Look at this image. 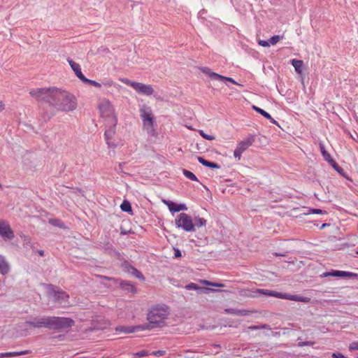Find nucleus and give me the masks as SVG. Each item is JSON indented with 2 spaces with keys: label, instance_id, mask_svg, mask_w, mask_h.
Instances as JSON below:
<instances>
[{
  "label": "nucleus",
  "instance_id": "obj_14",
  "mask_svg": "<svg viewBox=\"0 0 358 358\" xmlns=\"http://www.w3.org/2000/svg\"><path fill=\"white\" fill-rule=\"evenodd\" d=\"M201 71L203 73L208 75L212 79L219 80H227V81H229L235 85H238V83L233 78H229V77H225V76L220 75L217 73L213 72L208 67L202 68Z\"/></svg>",
  "mask_w": 358,
  "mask_h": 358
},
{
  "label": "nucleus",
  "instance_id": "obj_34",
  "mask_svg": "<svg viewBox=\"0 0 358 358\" xmlns=\"http://www.w3.org/2000/svg\"><path fill=\"white\" fill-rule=\"evenodd\" d=\"M329 164L333 166V168H334L336 171H338V173H341L343 171V169L341 167H340V166H338V164H337V163H336L334 159H332V160L329 161Z\"/></svg>",
  "mask_w": 358,
  "mask_h": 358
},
{
  "label": "nucleus",
  "instance_id": "obj_42",
  "mask_svg": "<svg viewBox=\"0 0 358 358\" xmlns=\"http://www.w3.org/2000/svg\"><path fill=\"white\" fill-rule=\"evenodd\" d=\"M314 344V342H310V341H306V342H299L298 343V345L299 347H303V346H312Z\"/></svg>",
  "mask_w": 358,
  "mask_h": 358
},
{
  "label": "nucleus",
  "instance_id": "obj_25",
  "mask_svg": "<svg viewBox=\"0 0 358 358\" xmlns=\"http://www.w3.org/2000/svg\"><path fill=\"white\" fill-rule=\"evenodd\" d=\"M292 64L294 66L295 71L298 73H301L302 72V66H303V61L298 59H292Z\"/></svg>",
  "mask_w": 358,
  "mask_h": 358
},
{
  "label": "nucleus",
  "instance_id": "obj_9",
  "mask_svg": "<svg viewBox=\"0 0 358 358\" xmlns=\"http://www.w3.org/2000/svg\"><path fill=\"white\" fill-rule=\"evenodd\" d=\"M117 122V117H113L110 122H106V129L104 133V137L106 141V143L110 148H115L116 146L114 143H110V140L113 137L115 133Z\"/></svg>",
  "mask_w": 358,
  "mask_h": 358
},
{
  "label": "nucleus",
  "instance_id": "obj_11",
  "mask_svg": "<svg viewBox=\"0 0 358 358\" xmlns=\"http://www.w3.org/2000/svg\"><path fill=\"white\" fill-rule=\"evenodd\" d=\"M337 277V278H355L358 276V274L343 271L332 270L331 271L323 273L321 275L322 278L325 277Z\"/></svg>",
  "mask_w": 358,
  "mask_h": 358
},
{
  "label": "nucleus",
  "instance_id": "obj_46",
  "mask_svg": "<svg viewBox=\"0 0 358 358\" xmlns=\"http://www.w3.org/2000/svg\"><path fill=\"white\" fill-rule=\"evenodd\" d=\"M177 209H178V212H179L180 210H186L187 209V208L185 203H180V204H178Z\"/></svg>",
  "mask_w": 358,
  "mask_h": 358
},
{
  "label": "nucleus",
  "instance_id": "obj_39",
  "mask_svg": "<svg viewBox=\"0 0 358 358\" xmlns=\"http://www.w3.org/2000/svg\"><path fill=\"white\" fill-rule=\"evenodd\" d=\"M49 223L53 226L62 227V225L61 224V222L57 219H50L49 220Z\"/></svg>",
  "mask_w": 358,
  "mask_h": 358
},
{
  "label": "nucleus",
  "instance_id": "obj_36",
  "mask_svg": "<svg viewBox=\"0 0 358 358\" xmlns=\"http://www.w3.org/2000/svg\"><path fill=\"white\" fill-rule=\"evenodd\" d=\"M108 249H109V253L114 257H117V258H120V253L117 251L115 248L112 247V245H109L108 247Z\"/></svg>",
  "mask_w": 358,
  "mask_h": 358
},
{
  "label": "nucleus",
  "instance_id": "obj_33",
  "mask_svg": "<svg viewBox=\"0 0 358 358\" xmlns=\"http://www.w3.org/2000/svg\"><path fill=\"white\" fill-rule=\"evenodd\" d=\"M248 329H250L251 330H258V329H271L270 326L268 324L250 326L248 327Z\"/></svg>",
  "mask_w": 358,
  "mask_h": 358
},
{
  "label": "nucleus",
  "instance_id": "obj_43",
  "mask_svg": "<svg viewBox=\"0 0 358 358\" xmlns=\"http://www.w3.org/2000/svg\"><path fill=\"white\" fill-rule=\"evenodd\" d=\"M55 115V113H51L50 114L45 113L43 115V117L44 119V121H48L50 120L53 115Z\"/></svg>",
  "mask_w": 358,
  "mask_h": 358
},
{
  "label": "nucleus",
  "instance_id": "obj_49",
  "mask_svg": "<svg viewBox=\"0 0 358 358\" xmlns=\"http://www.w3.org/2000/svg\"><path fill=\"white\" fill-rule=\"evenodd\" d=\"M174 255L176 257H180L182 256L180 250L179 249H175Z\"/></svg>",
  "mask_w": 358,
  "mask_h": 358
},
{
  "label": "nucleus",
  "instance_id": "obj_54",
  "mask_svg": "<svg viewBox=\"0 0 358 358\" xmlns=\"http://www.w3.org/2000/svg\"><path fill=\"white\" fill-rule=\"evenodd\" d=\"M6 357V352L0 353V358Z\"/></svg>",
  "mask_w": 358,
  "mask_h": 358
},
{
  "label": "nucleus",
  "instance_id": "obj_12",
  "mask_svg": "<svg viewBox=\"0 0 358 358\" xmlns=\"http://www.w3.org/2000/svg\"><path fill=\"white\" fill-rule=\"evenodd\" d=\"M0 236L4 239H13L14 233L9 224L5 220H0Z\"/></svg>",
  "mask_w": 358,
  "mask_h": 358
},
{
  "label": "nucleus",
  "instance_id": "obj_15",
  "mask_svg": "<svg viewBox=\"0 0 358 358\" xmlns=\"http://www.w3.org/2000/svg\"><path fill=\"white\" fill-rule=\"evenodd\" d=\"M148 327V325H143V324L136 326H120L116 328V331L124 334H131L138 331L147 330Z\"/></svg>",
  "mask_w": 358,
  "mask_h": 358
},
{
  "label": "nucleus",
  "instance_id": "obj_26",
  "mask_svg": "<svg viewBox=\"0 0 358 358\" xmlns=\"http://www.w3.org/2000/svg\"><path fill=\"white\" fill-rule=\"evenodd\" d=\"M320 149L322 153V157H324V160L329 162V161L332 160L331 155L329 153L325 150L324 145L323 143H320Z\"/></svg>",
  "mask_w": 358,
  "mask_h": 358
},
{
  "label": "nucleus",
  "instance_id": "obj_16",
  "mask_svg": "<svg viewBox=\"0 0 358 358\" xmlns=\"http://www.w3.org/2000/svg\"><path fill=\"white\" fill-rule=\"evenodd\" d=\"M143 126L146 129L148 133L151 135L155 134V129H154V123H155V118L152 116L148 119H144V121H143Z\"/></svg>",
  "mask_w": 358,
  "mask_h": 358
},
{
  "label": "nucleus",
  "instance_id": "obj_7",
  "mask_svg": "<svg viewBox=\"0 0 358 358\" xmlns=\"http://www.w3.org/2000/svg\"><path fill=\"white\" fill-rule=\"evenodd\" d=\"M176 226L186 231H194V225L190 216L185 213H180L175 220Z\"/></svg>",
  "mask_w": 358,
  "mask_h": 358
},
{
  "label": "nucleus",
  "instance_id": "obj_59",
  "mask_svg": "<svg viewBox=\"0 0 358 358\" xmlns=\"http://www.w3.org/2000/svg\"><path fill=\"white\" fill-rule=\"evenodd\" d=\"M0 188H1V189L2 188V185H1V183H0Z\"/></svg>",
  "mask_w": 358,
  "mask_h": 358
},
{
  "label": "nucleus",
  "instance_id": "obj_32",
  "mask_svg": "<svg viewBox=\"0 0 358 358\" xmlns=\"http://www.w3.org/2000/svg\"><path fill=\"white\" fill-rule=\"evenodd\" d=\"M82 81L86 84H90V85L95 86L96 87H101V84L100 83H98L95 80H90L85 77L82 80Z\"/></svg>",
  "mask_w": 358,
  "mask_h": 358
},
{
  "label": "nucleus",
  "instance_id": "obj_23",
  "mask_svg": "<svg viewBox=\"0 0 358 358\" xmlns=\"http://www.w3.org/2000/svg\"><path fill=\"white\" fill-rule=\"evenodd\" d=\"M198 161L200 164H201L202 165H203L206 167H209V168H212V169H220V166L219 164H217V163L207 161L201 157H198Z\"/></svg>",
  "mask_w": 358,
  "mask_h": 358
},
{
  "label": "nucleus",
  "instance_id": "obj_2",
  "mask_svg": "<svg viewBox=\"0 0 358 358\" xmlns=\"http://www.w3.org/2000/svg\"><path fill=\"white\" fill-rule=\"evenodd\" d=\"M25 325L36 329H48L50 330L61 331L71 329L75 324V321L66 317L41 316L35 317L24 322Z\"/></svg>",
  "mask_w": 358,
  "mask_h": 358
},
{
  "label": "nucleus",
  "instance_id": "obj_51",
  "mask_svg": "<svg viewBox=\"0 0 358 358\" xmlns=\"http://www.w3.org/2000/svg\"><path fill=\"white\" fill-rule=\"evenodd\" d=\"M4 109V104L2 101H0V112Z\"/></svg>",
  "mask_w": 358,
  "mask_h": 358
},
{
  "label": "nucleus",
  "instance_id": "obj_21",
  "mask_svg": "<svg viewBox=\"0 0 358 358\" xmlns=\"http://www.w3.org/2000/svg\"><path fill=\"white\" fill-rule=\"evenodd\" d=\"M141 113V117L142 119V121H144V119H148L152 116V110L150 107H148L146 106H143L140 109Z\"/></svg>",
  "mask_w": 358,
  "mask_h": 358
},
{
  "label": "nucleus",
  "instance_id": "obj_60",
  "mask_svg": "<svg viewBox=\"0 0 358 358\" xmlns=\"http://www.w3.org/2000/svg\"><path fill=\"white\" fill-rule=\"evenodd\" d=\"M356 253L358 255V250L356 252Z\"/></svg>",
  "mask_w": 358,
  "mask_h": 358
},
{
  "label": "nucleus",
  "instance_id": "obj_6",
  "mask_svg": "<svg viewBox=\"0 0 358 358\" xmlns=\"http://www.w3.org/2000/svg\"><path fill=\"white\" fill-rule=\"evenodd\" d=\"M121 81L123 83L131 86L139 94L150 96L154 92V90L150 85H145L141 83L131 81L127 78L122 79Z\"/></svg>",
  "mask_w": 358,
  "mask_h": 358
},
{
  "label": "nucleus",
  "instance_id": "obj_28",
  "mask_svg": "<svg viewBox=\"0 0 358 358\" xmlns=\"http://www.w3.org/2000/svg\"><path fill=\"white\" fill-rule=\"evenodd\" d=\"M120 208L123 212L129 213L132 210L131 203L127 200L123 201L120 205Z\"/></svg>",
  "mask_w": 358,
  "mask_h": 358
},
{
  "label": "nucleus",
  "instance_id": "obj_29",
  "mask_svg": "<svg viewBox=\"0 0 358 358\" xmlns=\"http://www.w3.org/2000/svg\"><path fill=\"white\" fill-rule=\"evenodd\" d=\"M182 173L186 178H187L188 179H189L191 180H193V181L199 180L198 178H196V176L192 172H191L188 170L183 169Z\"/></svg>",
  "mask_w": 358,
  "mask_h": 358
},
{
  "label": "nucleus",
  "instance_id": "obj_41",
  "mask_svg": "<svg viewBox=\"0 0 358 358\" xmlns=\"http://www.w3.org/2000/svg\"><path fill=\"white\" fill-rule=\"evenodd\" d=\"M203 283L206 284V285H213V286H215V287H222L224 285L222 284H220V283H213V282H210L208 280H203Z\"/></svg>",
  "mask_w": 358,
  "mask_h": 358
},
{
  "label": "nucleus",
  "instance_id": "obj_1",
  "mask_svg": "<svg viewBox=\"0 0 358 358\" xmlns=\"http://www.w3.org/2000/svg\"><path fill=\"white\" fill-rule=\"evenodd\" d=\"M29 94L36 101L48 104L57 112L73 111L78 106L75 95L56 87L32 89Z\"/></svg>",
  "mask_w": 358,
  "mask_h": 358
},
{
  "label": "nucleus",
  "instance_id": "obj_50",
  "mask_svg": "<svg viewBox=\"0 0 358 358\" xmlns=\"http://www.w3.org/2000/svg\"><path fill=\"white\" fill-rule=\"evenodd\" d=\"M163 354H164L163 351H157V352H153V355H155V356L162 355Z\"/></svg>",
  "mask_w": 358,
  "mask_h": 358
},
{
  "label": "nucleus",
  "instance_id": "obj_57",
  "mask_svg": "<svg viewBox=\"0 0 358 358\" xmlns=\"http://www.w3.org/2000/svg\"><path fill=\"white\" fill-rule=\"evenodd\" d=\"M325 226H326V224H323L322 226V228L325 227Z\"/></svg>",
  "mask_w": 358,
  "mask_h": 358
},
{
  "label": "nucleus",
  "instance_id": "obj_19",
  "mask_svg": "<svg viewBox=\"0 0 358 358\" xmlns=\"http://www.w3.org/2000/svg\"><path fill=\"white\" fill-rule=\"evenodd\" d=\"M10 271V267L8 262L6 261L5 257L0 255V273L6 275Z\"/></svg>",
  "mask_w": 358,
  "mask_h": 358
},
{
  "label": "nucleus",
  "instance_id": "obj_27",
  "mask_svg": "<svg viewBox=\"0 0 358 358\" xmlns=\"http://www.w3.org/2000/svg\"><path fill=\"white\" fill-rule=\"evenodd\" d=\"M30 352H31L30 350H24V351H20V352H6V357H12L27 355Z\"/></svg>",
  "mask_w": 358,
  "mask_h": 358
},
{
  "label": "nucleus",
  "instance_id": "obj_35",
  "mask_svg": "<svg viewBox=\"0 0 358 358\" xmlns=\"http://www.w3.org/2000/svg\"><path fill=\"white\" fill-rule=\"evenodd\" d=\"M282 38V36H280L279 35L273 36L269 39V43L272 45H275Z\"/></svg>",
  "mask_w": 358,
  "mask_h": 358
},
{
  "label": "nucleus",
  "instance_id": "obj_55",
  "mask_svg": "<svg viewBox=\"0 0 358 358\" xmlns=\"http://www.w3.org/2000/svg\"><path fill=\"white\" fill-rule=\"evenodd\" d=\"M271 122L273 123V124H275L276 123V121L271 117V119H268Z\"/></svg>",
  "mask_w": 358,
  "mask_h": 358
},
{
  "label": "nucleus",
  "instance_id": "obj_17",
  "mask_svg": "<svg viewBox=\"0 0 358 358\" xmlns=\"http://www.w3.org/2000/svg\"><path fill=\"white\" fill-rule=\"evenodd\" d=\"M68 62H69V63L72 70L74 71L75 74L76 75V76L80 80H82L85 78V76L83 74V73L81 71V69H80V64H78V63L75 62L72 59H69Z\"/></svg>",
  "mask_w": 358,
  "mask_h": 358
},
{
  "label": "nucleus",
  "instance_id": "obj_44",
  "mask_svg": "<svg viewBox=\"0 0 358 358\" xmlns=\"http://www.w3.org/2000/svg\"><path fill=\"white\" fill-rule=\"evenodd\" d=\"M349 348L351 350H358V342H352L350 343Z\"/></svg>",
  "mask_w": 358,
  "mask_h": 358
},
{
  "label": "nucleus",
  "instance_id": "obj_31",
  "mask_svg": "<svg viewBox=\"0 0 358 358\" xmlns=\"http://www.w3.org/2000/svg\"><path fill=\"white\" fill-rule=\"evenodd\" d=\"M193 224L194 225V227L205 226L206 224V220L201 217H195L194 222H193Z\"/></svg>",
  "mask_w": 358,
  "mask_h": 358
},
{
  "label": "nucleus",
  "instance_id": "obj_20",
  "mask_svg": "<svg viewBox=\"0 0 358 358\" xmlns=\"http://www.w3.org/2000/svg\"><path fill=\"white\" fill-rule=\"evenodd\" d=\"M185 288L188 290H197V291H199V293H205V294L208 293V290H209L208 288L201 287L197 284L194 283V282H190V283L187 284L185 286Z\"/></svg>",
  "mask_w": 358,
  "mask_h": 358
},
{
  "label": "nucleus",
  "instance_id": "obj_61",
  "mask_svg": "<svg viewBox=\"0 0 358 358\" xmlns=\"http://www.w3.org/2000/svg\"><path fill=\"white\" fill-rule=\"evenodd\" d=\"M357 358H358V357H357Z\"/></svg>",
  "mask_w": 358,
  "mask_h": 358
},
{
  "label": "nucleus",
  "instance_id": "obj_3",
  "mask_svg": "<svg viewBox=\"0 0 358 358\" xmlns=\"http://www.w3.org/2000/svg\"><path fill=\"white\" fill-rule=\"evenodd\" d=\"M169 315V307L165 305H158L152 307L150 310L147 316V320L149 321L148 323L143 324V325H148L149 327L147 330L159 327L164 324L165 320Z\"/></svg>",
  "mask_w": 358,
  "mask_h": 358
},
{
  "label": "nucleus",
  "instance_id": "obj_37",
  "mask_svg": "<svg viewBox=\"0 0 358 358\" xmlns=\"http://www.w3.org/2000/svg\"><path fill=\"white\" fill-rule=\"evenodd\" d=\"M101 86H104V87H111L113 85L114 83L113 81L111 80V79H106L104 80H103L101 83Z\"/></svg>",
  "mask_w": 358,
  "mask_h": 358
},
{
  "label": "nucleus",
  "instance_id": "obj_53",
  "mask_svg": "<svg viewBox=\"0 0 358 358\" xmlns=\"http://www.w3.org/2000/svg\"><path fill=\"white\" fill-rule=\"evenodd\" d=\"M38 253L41 257L44 256V251L43 250H40L38 251Z\"/></svg>",
  "mask_w": 358,
  "mask_h": 358
},
{
  "label": "nucleus",
  "instance_id": "obj_58",
  "mask_svg": "<svg viewBox=\"0 0 358 358\" xmlns=\"http://www.w3.org/2000/svg\"><path fill=\"white\" fill-rule=\"evenodd\" d=\"M122 164H120L119 167H122Z\"/></svg>",
  "mask_w": 358,
  "mask_h": 358
},
{
  "label": "nucleus",
  "instance_id": "obj_10",
  "mask_svg": "<svg viewBox=\"0 0 358 358\" xmlns=\"http://www.w3.org/2000/svg\"><path fill=\"white\" fill-rule=\"evenodd\" d=\"M99 108L101 115L106 117V122H110L113 117H116L114 115L113 106L108 100H105L101 103L99 106Z\"/></svg>",
  "mask_w": 358,
  "mask_h": 358
},
{
  "label": "nucleus",
  "instance_id": "obj_5",
  "mask_svg": "<svg viewBox=\"0 0 358 358\" xmlns=\"http://www.w3.org/2000/svg\"><path fill=\"white\" fill-rule=\"evenodd\" d=\"M257 292L268 296H274L278 299H287L290 301L309 303L310 299L307 296L300 295H292L286 293L278 292L274 290H269L265 289H257Z\"/></svg>",
  "mask_w": 358,
  "mask_h": 358
},
{
  "label": "nucleus",
  "instance_id": "obj_45",
  "mask_svg": "<svg viewBox=\"0 0 358 358\" xmlns=\"http://www.w3.org/2000/svg\"><path fill=\"white\" fill-rule=\"evenodd\" d=\"M259 45L263 46V47H268L270 45V43H269V40L268 41H263V40H260L259 42H258Z\"/></svg>",
  "mask_w": 358,
  "mask_h": 358
},
{
  "label": "nucleus",
  "instance_id": "obj_18",
  "mask_svg": "<svg viewBox=\"0 0 358 358\" xmlns=\"http://www.w3.org/2000/svg\"><path fill=\"white\" fill-rule=\"evenodd\" d=\"M120 287L127 292L135 294L136 289L134 285L129 281H122L120 284Z\"/></svg>",
  "mask_w": 358,
  "mask_h": 358
},
{
  "label": "nucleus",
  "instance_id": "obj_30",
  "mask_svg": "<svg viewBox=\"0 0 358 358\" xmlns=\"http://www.w3.org/2000/svg\"><path fill=\"white\" fill-rule=\"evenodd\" d=\"M252 108L258 112L259 113H260L262 115H263L264 117H266V119H271V116L269 113H268L266 111L264 110L263 109L257 107V106H252Z\"/></svg>",
  "mask_w": 358,
  "mask_h": 358
},
{
  "label": "nucleus",
  "instance_id": "obj_47",
  "mask_svg": "<svg viewBox=\"0 0 358 358\" xmlns=\"http://www.w3.org/2000/svg\"><path fill=\"white\" fill-rule=\"evenodd\" d=\"M332 357H334V358H348L340 352H334L332 354Z\"/></svg>",
  "mask_w": 358,
  "mask_h": 358
},
{
  "label": "nucleus",
  "instance_id": "obj_8",
  "mask_svg": "<svg viewBox=\"0 0 358 358\" xmlns=\"http://www.w3.org/2000/svg\"><path fill=\"white\" fill-rule=\"evenodd\" d=\"M255 140V136L250 135L245 139L241 141L234 152V157L239 161L241 158L242 153L252 145Z\"/></svg>",
  "mask_w": 358,
  "mask_h": 358
},
{
  "label": "nucleus",
  "instance_id": "obj_4",
  "mask_svg": "<svg viewBox=\"0 0 358 358\" xmlns=\"http://www.w3.org/2000/svg\"><path fill=\"white\" fill-rule=\"evenodd\" d=\"M47 287L48 296L55 303L62 308L69 306V295L67 293L51 284L48 285Z\"/></svg>",
  "mask_w": 358,
  "mask_h": 358
},
{
  "label": "nucleus",
  "instance_id": "obj_52",
  "mask_svg": "<svg viewBox=\"0 0 358 358\" xmlns=\"http://www.w3.org/2000/svg\"><path fill=\"white\" fill-rule=\"evenodd\" d=\"M274 255L276 256V257H284V256H285V254H281V253H278V252H275Z\"/></svg>",
  "mask_w": 358,
  "mask_h": 358
},
{
  "label": "nucleus",
  "instance_id": "obj_56",
  "mask_svg": "<svg viewBox=\"0 0 358 358\" xmlns=\"http://www.w3.org/2000/svg\"><path fill=\"white\" fill-rule=\"evenodd\" d=\"M62 337H63V336L59 335V336H56L55 338H58L61 339Z\"/></svg>",
  "mask_w": 358,
  "mask_h": 358
},
{
  "label": "nucleus",
  "instance_id": "obj_22",
  "mask_svg": "<svg viewBox=\"0 0 358 358\" xmlns=\"http://www.w3.org/2000/svg\"><path fill=\"white\" fill-rule=\"evenodd\" d=\"M224 312L227 314L241 316L248 315L249 313V311L247 310H238L235 308H226L224 309Z\"/></svg>",
  "mask_w": 358,
  "mask_h": 358
},
{
  "label": "nucleus",
  "instance_id": "obj_38",
  "mask_svg": "<svg viewBox=\"0 0 358 358\" xmlns=\"http://www.w3.org/2000/svg\"><path fill=\"white\" fill-rule=\"evenodd\" d=\"M199 134L200 135L205 139H207V140H210V141H212V140H214L215 139V136H211V135H208V134H206L203 132V131L201 130L199 131Z\"/></svg>",
  "mask_w": 358,
  "mask_h": 358
},
{
  "label": "nucleus",
  "instance_id": "obj_48",
  "mask_svg": "<svg viewBox=\"0 0 358 358\" xmlns=\"http://www.w3.org/2000/svg\"><path fill=\"white\" fill-rule=\"evenodd\" d=\"M310 211L314 214H322L323 213L322 210L318 209V208H312V209H310Z\"/></svg>",
  "mask_w": 358,
  "mask_h": 358
},
{
  "label": "nucleus",
  "instance_id": "obj_40",
  "mask_svg": "<svg viewBox=\"0 0 358 358\" xmlns=\"http://www.w3.org/2000/svg\"><path fill=\"white\" fill-rule=\"evenodd\" d=\"M134 355L137 357H143L148 355V352L145 350H143L134 354Z\"/></svg>",
  "mask_w": 358,
  "mask_h": 358
},
{
  "label": "nucleus",
  "instance_id": "obj_24",
  "mask_svg": "<svg viewBox=\"0 0 358 358\" xmlns=\"http://www.w3.org/2000/svg\"><path fill=\"white\" fill-rule=\"evenodd\" d=\"M162 202L166 206H168L169 210H170V212H171V213H177L178 212V209H177L178 204L177 203H174L173 201H169V200H166V199H163Z\"/></svg>",
  "mask_w": 358,
  "mask_h": 358
},
{
  "label": "nucleus",
  "instance_id": "obj_13",
  "mask_svg": "<svg viewBox=\"0 0 358 358\" xmlns=\"http://www.w3.org/2000/svg\"><path fill=\"white\" fill-rule=\"evenodd\" d=\"M122 268L124 271L134 275L140 280H145V277L143 276L142 273L139 271L137 268L131 266L127 261H124V262L122 264Z\"/></svg>",
  "mask_w": 358,
  "mask_h": 358
}]
</instances>
